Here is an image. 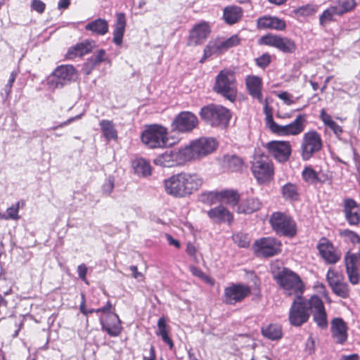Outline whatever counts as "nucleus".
Listing matches in <instances>:
<instances>
[{
	"label": "nucleus",
	"mask_w": 360,
	"mask_h": 360,
	"mask_svg": "<svg viewBox=\"0 0 360 360\" xmlns=\"http://www.w3.org/2000/svg\"><path fill=\"white\" fill-rule=\"evenodd\" d=\"M158 332L156 333L157 335H159L162 338V341L169 345L170 349H173L174 343L168 335L167 324L163 317L158 319Z\"/></svg>",
	"instance_id": "nucleus-39"
},
{
	"label": "nucleus",
	"mask_w": 360,
	"mask_h": 360,
	"mask_svg": "<svg viewBox=\"0 0 360 360\" xmlns=\"http://www.w3.org/2000/svg\"><path fill=\"white\" fill-rule=\"evenodd\" d=\"M322 141L316 131H309L304 134L301 145L302 157L304 160H309L315 153L321 150Z\"/></svg>",
	"instance_id": "nucleus-15"
},
{
	"label": "nucleus",
	"mask_w": 360,
	"mask_h": 360,
	"mask_svg": "<svg viewBox=\"0 0 360 360\" xmlns=\"http://www.w3.org/2000/svg\"><path fill=\"white\" fill-rule=\"evenodd\" d=\"M317 249L321 257L327 264H336L341 259L342 253L340 250L325 238L320 240L317 245Z\"/></svg>",
	"instance_id": "nucleus-18"
},
{
	"label": "nucleus",
	"mask_w": 360,
	"mask_h": 360,
	"mask_svg": "<svg viewBox=\"0 0 360 360\" xmlns=\"http://www.w3.org/2000/svg\"><path fill=\"white\" fill-rule=\"evenodd\" d=\"M342 15L335 6H330L325 10L320 15V25L323 27L326 26L329 22L335 20V16Z\"/></svg>",
	"instance_id": "nucleus-38"
},
{
	"label": "nucleus",
	"mask_w": 360,
	"mask_h": 360,
	"mask_svg": "<svg viewBox=\"0 0 360 360\" xmlns=\"http://www.w3.org/2000/svg\"><path fill=\"white\" fill-rule=\"evenodd\" d=\"M217 146V142L215 139L201 137L184 147V149L188 162L212 153Z\"/></svg>",
	"instance_id": "nucleus-6"
},
{
	"label": "nucleus",
	"mask_w": 360,
	"mask_h": 360,
	"mask_svg": "<svg viewBox=\"0 0 360 360\" xmlns=\"http://www.w3.org/2000/svg\"><path fill=\"white\" fill-rule=\"evenodd\" d=\"M255 62L258 67L264 69L271 63V56L268 53H264L259 58H256Z\"/></svg>",
	"instance_id": "nucleus-55"
},
{
	"label": "nucleus",
	"mask_w": 360,
	"mask_h": 360,
	"mask_svg": "<svg viewBox=\"0 0 360 360\" xmlns=\"http://www.w3.org/2000/svg\"><path fill=\"white\" fill-rule=\"evenodd\" d=\"M281 193L285 200H296L299 197L297 187L292 183H288L283 186Z\"/></svg>",
	"instance_id": "nucleus-41"
},
{
	"label": "nucleus",
	"mask_w": 360,
	"mask_h": 360,
	"mask_svg": "<svg viewBox=\"0 0 360 360\" xmlns=\"http://www.w3.org/2000/svg\"><path fill=\"white\" fill-rule=\"evenodd\" d=\"M257 27L260 30H276L283 31L286 27L285 22L276 16L264 15L257 20Z\"/></svg>",
	"instance_id": "nucleus-24"
},
{
	"label": "nucleus",
	"mask_w": 360,
	"mask_h": 360,
	"mask_svg": "<svg viewBox=\"0 0 360 360\" xmlns=\"http://www.w3.org/2000/svg\"><path fill=\"white\" fill-rule=\"evenodd\" d=\"M126 27V18L123 13H119L116 15V21L113 30L112 41L117 46L122 44V39Z\"/></svg>",
	"instance_id": "nucleus-31"
},
{
	"label": "nucleus",
	"mask_w": 360,
	"mask_h": 360,
	"mask_svg": "<svg viewBox=\"0 0 360 360\" xmlns=\"http://www.w3.org/2000/svg\"><path fill=\"white\" fill-rule=\"evenodd\" d=\"M221 41L212 40L210 41L204 49V56L200 60L203 63L205 60L212 55H219L224 52V49L221 46Z\"/></svg>",
	"instance_id": "nucleus-37"
},
{
	"label": "nucleus",
	"mask_w": 360,
	"mask_h": 360,
	"mask_svg": "<svg viewBox=\"0 0 360 360\" xmlns=\"http://www.w3.org/2000/svg\"><path fill=\"white\" fill-rule=\"evenodd\" d=\"M310 315L317 327L324 330L328 326V315L322 299L314 295L310 297Z\"/></svg>",
	"instance_id": "nucleus-16"
},
{
	"label": "nucleus",
	"mask_w": 360,
	"mask_h": 360,
	"mask_svg": "<svg viewBox=\"0 0 360 360\" xmlns=\"http://www.w3.org/2000/svg\"><path fill=\"white\" fill-rule=\"evenodd\" d=\"M252 249L257 257H271L281 252V243L274 238L264 237L255 240Z\"/></svg>",
	"instance_id": "nucleus-11"
},
{
	"label": "nucleus",
	"mask_w": 360,
	"mask_h": 360,
	"mask_svg": "<svg viewBox=\"0 0 360 360\" xmlns=\"http://www.w3.org/2000/svg\"><path fill=\"white\" fill-rule=\"evenodd\" d=\"M328 127L333 131L337 137H339L343 131L342 127L338 124L335 121L331 122Z\"/></svg>",
	"instance_id": "nucleus-60"
},
{
	"label": "nucleus",
	"mask_w": 360,
	"mask_h": 360,
	"mask_svg": "<svg viewBox=\"0 0 360 360\" xmlns=\"http://www.w3.org/2000/svg\"><path fill=\"white\" fill-rule=\"evenodd\" d=\"M275 279L287 295H293L295 298L302 297L304 285L300 277L292 271L284 268L277 274Z\"/></svg>",
	"instance_id": "nucleus-3"
},
{
	"label": "nucleus",
	"mask_w": 360,
	"mask_h": 360,
	"mask_svg": "<svg viewBox=\"0 0 360 360\" xmlns=\"http://www.w3.org/2000/svg\"><path fill=\"white\" fill-rule=\"evenodd\" d=\"M188 162L184 148L167 150L154 159L155 165L163 167H172L183 165Z\"/></svg>",
	"instance_id": "nucleus-13"
},
{
	"label": "nucleus",
	"mask_w": 360,
	"mask_h": 360,
	"mask_svg": "<svg viewBox=\"0 0 360 360\" xmlns=\"http://www.w3.org/2000/svg\"><path fill=\"white\" fill-rule=\"evenodd\" d=\"M95 43L89 40H85L81 43H78L68 49L65 58L69 60H73L77 57H82L85 54L91 52L94 46Z\"/></svg>",
	"instance_id": "nucleus-28"
},
{
	"label": "nucleus",
	"mask_w": 360,
	"mask_h": 360,
	"mask_svg": "<svg viewBox=\"0 0 360 360\" xmlns=\"http://www.w3.org/2000/svg\"><path fill=\"white\" fill-rule=\"evenodd\" d=\"M346 273L347 274L349 282L352 285L358 284L360 279L359 268L347 269Z\"/></svg>",
	"instance_id": "nucleus-52"
},
{
	"label": "nucleus",
	"mask_w": 360,
	"mask_h": 360,
	"mask_svg": "<svg viewBox=\"0 0 360 360\" xmlns=\"http://www.w3.org/2000/svg\"><path fill=\"white\" fill-rule=\"evenodd\" d=\"M302 176L304 181L309 184L316 185L318 184V173L311 167H305L302 172Z\"/></svg>",
	"instance_id": "nucleus-43"
},
{
	"label": "nucleus",
	"mask_w": 360,
	"mask_h": 360,
	"mask_svg": "<svg viewBox=\"0 0 360 360\" xmlns=\"http://www.w3.org/2000/svg\"><path fill=\"white\" fill-rule=\"evenodd\" d=\"M108 22L103 18L96 19L85 26V30L97 35H104L108 32Z\"/></svg>",
	"instance_id": "nucleus-32"
},
{
	"label": "nucleus",
	"mask_w": 360,
	"mask_h": 360,
	"mask_svg": "<svg viewBox=\"0 0 360 360\" xmlns=\"http://www.w3.org/2000/svg\"><path fill=\"white\" fill-rule=\"evenodd\" d=\"M242 15V8L236 6H227L224 10V19L229 25L236 23Z\"/></svg>",
	"instance_id": "nucleus-34"
},
{
	"label": "nucleus",
	"mask_w": 360,
	"mask_h": 360,
	"mask_svg": "<svg viewBox=\"0 0 360 360\" xmlns=\"http://www.w3.org/2000/svg\"><path fill=\"white\" fill-rule=\"evenodd\" d=\"M20 208V202H17L15 204L13 205L12 206L9 207L6 212L7 214H5L6 219H4V220H8V219H13V220H18L20 219V216L18 215Z\"/></svg>",
	"instance_id": "nucleus-49"
},
{
	"label": "nucleus",
	"mask_w": 360,
	"mask_h": 360,
	"mask_svg": "<svg viewBox=\"0 0 360 360\" xmlns=\"http://www.w3.org/2000/svg\"><path fill=\"white\" fill-rule=\"evenodd\" d=\"M264 113L265 114V124L266 127L269 129L271 131H273L274 128L276 125L277 123H276L273 118V110L271 107L268 105V103L266 101H265L264 105Z\"/></svg>",
	"instance_id": "nucleus-45"
},
{
	"label": "nucleus",
	"mask_w": 360,
	"mask_h": 360,
	"mask_svg": "<svg viewBox=\"0 0 360 360\" xmlns=\"http://www.w3.org/2000/svg\"><path fill=\"white\" fill-rule=\"evenodd\" d=\"M77 273L79 277L83 281L86 282V273H87V267L84 264H82L77 267Z\"/></svg>",
	"instance_id": "nucleus-61"
},
{
	"label": "nucleus",
	"mask_w": 360,
	"mask_h": 360,
	"mask_svg": "<svg viewBox=\"0 0 360 360\" xmlns=\"http://www.w3.org/2000/svg\"><path fill=\"white\" fill-rule=\"evenodd\" d=\"M200 116L213 127L224 128L229 124L231 114L229 109L221 105L210 104L200 109Z\"/></svg>",
	"instance_id": "nucleus-2"
},
{
	"label": "nucleus",
	"mask_w": 360,
	"mask_h": 360,
	"mask_svg": "<svg viewBox=\"0 0 360 360\" xmlns=\"http://www.w3.org/2000/svg\"><path fill=\"white\" fill-rule=\"evenodd\" d=\"M233 240L241 248H247L250 245V240L246 235L236 234L233 236Z\"/></svg>",
	"instance_id": "nucleus-56"
},
{
	"label": "nucleus",
	"mask_w": 360,
	"mask_h": 360,
	"mask_svg": "<svg viewBox=\"0 0 360 360\" xmlns=\"http://www.w3.org/2000/svg\"><path fill=\"white\" fill-rule=\"evenodd\" d=\"M272 229L279 236L292 237L296 234L295 221L285 212H274L269 218Z\"/></svg>",
	"instance_id": "nucleus-7"
},
{
	"label": "nucleus",
	"mask_w": 360,
	"mask_h": 360,
	"mask_svg": "<svg viewBox=\"0 0 360 360\" xmlns=\"http://www.w3.org/2000/svg\"><path fill=\"white\" fill-rule=\"evenodd\" d=\"M106 60L107 57L105 51L103 49H100L94 56L88 59L87 65L89 64H92V67H96L101 62L105 61Z\"/></svg>",
	"instance_id": "nucleus-47"
},
{
	"label": "nucleus",
	"mask_w": 360,
	"mask_h": 360,
	"mask_svg": "<svg viewBox=\"0 0 360 360\" xmlns=\"http://www.w3.org/2000/svg\"><path fill=\"white\" fill-rule=\"evenodd\" d=\"M210 33V30L207 23L202 22L196 25L190 32L189 44H201L208 37Z\"/></svg>",
	"instance_id": "nucleus-25"
},
{
	"label": "nucleus",
	"mask_w": 360,
	"mask_h": 360,
	"mask_svg": "<svg viewBox=\"0 0 360 360\" xmlns=\"http://www.w3.org/2000/svg\"><path fill=\"white\" fill-rule=\"evenodd\" d=\"M208 217L214 222L230 224L233 220L232 213L224 206L219 205L207 212Z\"/></svg>",
	"instance_id": "nucleus-26"
},
{
	"label": "nucleus",
	"mask_w": 360,
	"mask_h": 360,
	"mask_svg": "<svg viewBox=\"0 0 360 360\" xmlns=\"http://www.w3.org/2000/svg\"><path fill=\"white\" fill-rule=\"evenodd\" d=\"M342 212L349 225L356 226L360 224V207L354 199L343 200Z\"/></svg>",
	"instance_id": "nucleus-21"
},
{
	"label": "nucleus",
	"mask_w": 360,
	"mask_h": 360,
	"mask_svg": "<svg viewBox=\"0 0 360 360\" xmlns=\"http://www.w3.org/2000/svg\"><path fill=\"white\" fill-rule=\"evenodd\" d=\"M18 74V72L14 70L10 75L8 81L3 89L6 97H8L12 91V86L15 81Z\"/></svg>",
	"instance_id": "nucleus-54"
},
{
	"label": "nucleus",
	"mask_w": 360,
	"mask_h": 360,
	"mask_svg": "<svg viewBox=\"0 0 360 360\" xmlns=\"http://www.w3.org/2000/svg\"><path fill=\"white\" fill-rule=\"evenodd\" d=\"M340 236L349 239L352 243L360 244V236L354 231L349 229L340 231Z\"/></svg>",
	"instance_id": "nucleus-50"
},
{
	"label": "nucleus",
	"mask_w": 360,
	"mask_h": 360,
	"mask_svg": "<svg viewBox=\"0 0 360 360\" xmlns=\"http://www.w3.org/2000/svg\"><path fill=\"white\" fill-rule=\"evenodd\" d=\"M191 271L193 275H194L195 276H198V277L201 278L205 280L208 279V278L205 275V274L202 272V271L195 266H191Z\"/></svg>",
	"instance_id": "nucleus-63"
},
{
	"label": "nucleus",
	"mask_w": 360,
	"mask_h": 360,
	"mask_svg": "<svg viewBox=\"0 0 360 360\" xmlns=\"http://www.w3.org/2000/svg\"><path fill=\"white\" fill-rule=\"evenodd\" d=\"M259 44L276 48L284 53H293L297 49V45L292 39L272 34L262 37Z\"/></svg>",
	"instance_id": "nucleus-14"
},
{
	"label": "nucleus",
	"mask_w": 360,
	"mask_h": 360,
	"mask_svg": "<svg viewBox=\"0 0 360 360\" xmlns=\"http://www.w3.org/2000/svg\"><path fill=\"white\" fill-rule=\"evenodd\" d=\"M77 72L72 65L58 66L48 78L50 89H61L67 84L76 80Z\"/></svg>",
	"instance_id": "nucleus-8"
},
{
	"label": "nucleus",
	"mask_w": 360,
	"mask_h": 360,
	"mask_svg": "<svg viewBox=\"0 0 360 360\" xmlns=\"http://www.w3.org/2000/svg\"><path fill=\"white\" fill-rule=\"evenodd\" d=\"M198 124L197 116L190 111L179 112L171 123V131L178 133H189Z\"/></svg>",
	"instance_id": "nucleus-12"
},
{
	"label": "nucleus",
	"mask_w": 360,
	"mask_h": 360,
	"mask_svg": "<svg viewBox=\"0 0 360 360\" xmlns=\"http://www.w3.org/2000/svg\"><path fill=\"white\" fill-rule=\"evenodd\" d=\"M307 124V115L300 114L295 120L286 125L276 124L271 132L279 136H297L301 134L305 129Z\"/></svg>",
	"instance_id": "nucleus-17"
},
{
	"label": "nucleus",
	"mask_w": 360,
	"mask_h": 360,
	"mask_svg": "<svg viewBox=\"0 0 360 360\" xmlns=\"http://www.w3.org/2000/svg\"><path fill=\"white\" fill-rule=\"evenodd\" d=\"M262 334L271 340H280L283 336L282 327L276 323L264 326L262 328Z\"/></svg>",
	"instance_id": "nucleus-33"
},
{
	"label": "nucleus",
	"mask_w": 360,
	"mask_h": 360,
	"mask_svg": "<svg viewBox=\"0 0 360 360\" xmlns=\"http://www.w3.org/2000/svg\"><path fill=\"white\" fill-rule=\"evenodd\" d=\"M320 117L326 126H328L333 122L330 115L327 114L323 109L321 112Z\"/></svg>",
	"instance_id": "nucleus-62"
},
{
	"label": "nucleus",
	"mask_w": 360,
	"mask_h": 360,
	"mask_svg": "<svg viewBox=\"0 0 360 360\" xmlns=\"http://www.w3.org/2000/svg\"><path fill=\"white\" fill-rule=\"evenodd\" d=\"M355 4L354 0H339V3L338 5H335V7L340 12V14L342 15L352 10Z\"/></svg>",
	"instance_id": "nucleus-48"
},
{
	"label": "nucleus",
	"mask_w": 360,
	"mask_h": 360,
	"mask_svg": "<svg viewBox=\"0 0 360 360\" xmlns=\"http://www.w3.org/2000/svg\"><path fill=\"white\" fill-rule=\"evenodd\" d=\"M101 324L102 330L105 331L111 337L118 336L122 331L121 321L117 314L110 315L108 320L103 322L102 319Z\"/></svg>",
	"instance_id": "nucleus-29"
},
{
	"label": "nucleus",
	"mask_w": 360,
	"mask_h": 360,
	"mask_svg": "<svg viewBox=\"0 0 360 360\" xmlns=\"http://www.w3.org/2000/svg\"><path fill=\"white\" fill-rule=\"evenodd\" d=\"M245 84L250 95L259 103H263L262 79L256 75H248L245 78Z\"/></svg>",
	"instance_id": "nucleus-27"
},
{
	"label": "nucleus",
	"mask_w": 360,
	"mask_h": 360,
	"mask_svg": "<svg viewBox=\"0 0 360 360\" xmlns=\"http://www.w3.org/2000/svg\"><path fill=\"white\" fill-rule=\"evenodd\" d=\"M115 186V179L112 176H109L106 181L103 184L102 186L103 192L106 195H110Z\"/></svg>",
	"instance_id": "nucleus-57"
},
{
	"label": "nucleus",
	"mask_w": 360,
	"mask_h": 360,
	"mask_svg": "<svg viewBox=\"0 0 360 360\" xmlns=\"http://www.w3.org/2000/svg\"><path fill=\"white\" fill-rule=\"evenodd\" d=\"M199 200L207 205H212L220 202L219 191H209L202 193Z\"/></svg>",
	"instance_id": "nucleus-42"
},
{
	"label": "nucleus",
	"mask_w": 360,
	"mask_h": 360,
	"mask_svg": "<svg viewBox=\"0 0 360 360\" xmlns=\"http://www.w3.org/2000/svg\"><path fill=\"white\" fill-rule=\"evenodd\" d=\"M202 184V178L195 173L181 172L164 181L167 194L183 198L198 191Z\"/></svg>",
	"instance_id": "nucleus-1"
},
{
	"label": "nucleus",
	"mask_w": 360,
	"mask_h": 360,
	"mask_svg": "<svg viewBox=\"0 0 360 360\" xmlns=\"http://www.w3.org/2000/svg\"><path fill=\"white\" fill-rule=\"evenodd\" d=\"M310 297L295 298L288 311V321L291 326L300 327L307 323L310 318Z\"/></svg>",
	"instance_id": "nucleus-4"
},
{
	"label": "nucleus",
	"mask_w": 360,
	"mask_h": 360,
	"mask_svg": "<svg viewBox=\"0 0 360 360\" xmlns=\"http://www.w3.org/2000/svg\"><path fill=\"white\" fill-rule=\"evenodd\" d=\"M221 46L224 49V51H226L229 49L236 46L240 43V38L238 35L235 34L227 39L224 41H221Z\"/></svg>",
	"instance_id": "nucleus-51"
},
{
	"label": "nucleus",
	"mask_w": 360,
	"mask_h": 360,
	"mask_svg": "<svg viewBox=\"0 0 360 360\" xmlns=\"http://www.w3.org/2000/svg\"><path fill=\"white\" fill-rule=\"evenodd\" d=\"M344 262L346 269L358 268L357 264L359 262L358 255L352 253L350 251H347L346 255H345Z\"/></svg>",
	"instance_id": "nucleus-46"
},
{
	"label": "nucleus",
	"mask_w": 360,
	"mask_h": 360,
	"mask_svg": "<svg viewBox=\"0 0 360 360\" xmlns=\"http://www.w3.org/2000/svg\"><path fill=\"white\" fill-rule=\"evenodd\" d=\"M130 271L132 272V277L135 279H139L143 278V275L142 273L138 271V268L136 266L132 265L129 266Z\"/></svg>",
	"instance_id": "nucleus-64"
},
{
	"label": "nucleus",
	"mask_w": 360,
	"mask_h": 360,
	"mask_svg": "<svg viewBox=\"0 0 360 360\" xmlns=\"http://www.w3.org/2000/svg\"><path fill=\"white\" fill-rule=\"evenodd\" d=\"M326 278L333 292L336 295L342 298H347L349 297V285L342 281L333 271L329 270L327 273Z\"/></svg>",
	"instance_id": "nucleus-22"
},
{
	"label": "nucleus",
	"mask_w": 360,
	"mask_h": 360,
	"mask_svg": "<svg viewBox=\"0 0 360 360\" xmlns=\"http://www.w3.org/2000/svg\"><path fill=\"white\" fill-rule=\"evenodd\" d=\"M330 330L332 337L335 340V342L340 345L345 344L348 337V327L342 318H334L331 321Z\"/></svg>",
	"instance_id": "nucleus-23"
},
{
	"label": "nucleus",
	"mask_w": 360,
	"mask_h": 360,
	"mask_svg": "<svg viewBox=\"0 0 360 360\" xmlns=\"http://www.w3.org/2000/svg\"><path fill=\"white\" fill-rule=\"evenodd\" d=\"M132 166L136 174L142 176H148L151 174L152 167L150 162L143 158H137L132 162Z\"/></svg>",
	"instance_id": "nucleus-36"
},
{
	"label": "nucleus",
	"mask_w": 360,
	"mask_h": 360,
	"mask_svg": "<svg viewBox=\"0 0 360 360\" xmlns=\"http://www.w3.org/2000/svg\"><path fill=\"white\" fill-rule=\"evenodd\" d=\"M214 91L226 99L233 101L237 95V83L234 72L224 69L217 76Z\"/></svg>",
	"instance_id": "nucleus-5"
},
{
	"label": "nucleus",
	"mask_w": 360,
	"mask_h": 360,
	"mask_svg": "<svg viewBox=\"0 0 360 360\" xmlns=\"http://www.w3.org/2000/svg\"><path fill=\"white\" fill-rule=\"evenodd\" d=\"M219 198L220 202L223 201L229 205L234 210H236L240 200V195L234 190H223L219 191Z\"/></svg>",
	"instance_id": "nucleus-35"
},
{
	"label": "nucleus",
	"mask_w": 360,
	"mask_h": 360,
	"mask_svg": "<svg viewBox=\"0 0 360 360\" xmlns=\"http://www.w3.org/2000/svg\"><path fill=\"white\" fill-rule=\"evenodd\" d=\"M250 293L248 286L242 284H233L224 290V302L229 304H234L242 301Z\"/></svg>",
	"instance_id": "nucleus-20"
},
{
	"label": "nucleus",
	"mask_w": 360,
	"mask_h": 360,
	"mask_svg": "<svg viewBox=\"0 0 360 360\" xmlns=\"http://www.w3.org/2000/svg\"><path fill=\"white\" fill-rule=\"evenodd\" d=\"M316 11L314 7L311 5H305L297 8L295 10V13L301 16H308L312 15Z\"/></svg>",
	"instance_id": "nucleus-53"
},
{
	"label": "nucleus",
	"mask_w": 360,
	"mask_h": 360,
	"mask_svg": "<svg viewBox=\"0 0 360 360\" xmlns=\"http://www.w3.org/2000/svg\"><path fill=\"white\" fill-rule=\"evenodd\" d=\"M100 126L106 139L111 140L117 138V131L112 121L103 120L100 122Z\"/></svg>",
	"instance_id": "nucleus-40"
},
{
	"label": "nucleus",
	"mask_w": 360,
	"mask_h": 360,
	"mask_svg": "<svg viewBox=\"0 0 360 360\" xmlns=\"http://www.w3.org/2000/svg\"><path fill=\"white\" fill-rule=\"evenodd\" d=\"M167 130L165 127L153 124L146 128L141 134V141L150 148H163L167 143Z\"/></svg>",
	"instance_id": "nucleus-9"
},
{
	"label": "nucleus",
	"mask_w": 360,
	"mask_h": 360,
	"mask_svg": "<svg viewBox=\"0 0 360 360\" xmlns=\"http://www.w3.org/2000/svg\"><path fill=\"white\" fill-rule=\"evenodd\" d=\"M225 162L228 168L233 172L239 171L243 166L242 159L236 155L226 156Z\"/></svg>",
	"instance_id": "nucleus-44"
},
{
	"label": "nucleus",
	"mask_w": 360,
	"mask_h": 360,
	"mask_svg": "<svg viewBox=\"0 0 360 360\" xmlns=\"http://www.w3.org/2000/svg\"><path fill=\"white\" fill-rule=\"evenodd\" d=\"M265 147L269 153L280 162H286L291 154V146L288 141H271Z\"/></svg>",
	"instance_id": "nucleus-19"
},
{
	"label": "nucleus",
	"mask_w": 360,
	"mask_h": 360,
	"mask_svg": "<svg viewBox=\"0 0 360 360\" xmlns=\"http://www.w3.org/2000/svg\"><path fill=\"white\" fill-rule=\"evenodd\" d=\"M262 207L261 201L257 198H248L238 202L236 212L239 214H252L258 211Z\"/></svg>",
	"instance_id": "nucleus-30"
},
{
	"label": "nucleus",
	"mask_w": 360,
	"mask_h": 360,
	"mask_svg": "<svg viewBox=\"0 0 360 360\" xmlns=\"http://www.w3.org/2000/svg\"><path fill=\"white\" fill-rule=\"evenodd\" d=\"M251 169L254 176L260 184L269 181L274 175L273 165L266 155H255L252 161Z\"/></svg>",
	"instance_id": "nucleus-10"
},
{
	"label": "nucleus",
	"mask_w": 360,
	"mask_h": 360,
	"mask_svg": "<svg viewBox=\"0 0 360 360\" xmlns=\"http://www.w3.org/2000/svg\"><path fill=\"white\" fill-rule=\"evenodd\" d=\"M31 8L32 10L41 14L45 11L46 4L41 0H32L31 4Z\"/></svg>",
	"instance_id": "nucleus-58"
},
{
	"label": "nucleus",
	"mask_w": 360,
	"mask_h": 360,
	"mask_svg": "<svg viewBox=\"0 0 360 360\" xmlns=\"http://www.w3.org/2000/svg\"><path fill=\"white\" fill-rule=\"evenodd\" d=\"M82 115V114L77 115L75 117H70L68 120H67L66 121L60 123L57 126H54V127H52L49 128L48 130H56V129H57L58 128L64 127L70 124L72 122H74V121L81 118Z\"/></svg>",
	"instance_id": "nucleus-59"
}]
</instances>
